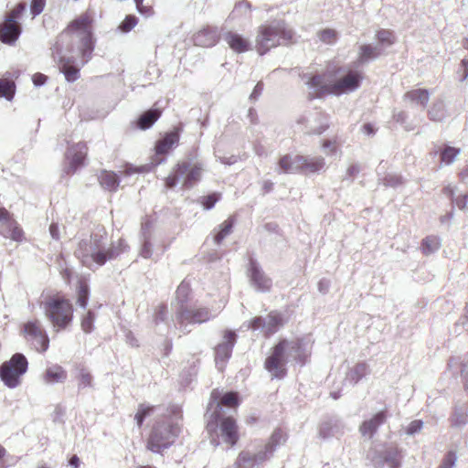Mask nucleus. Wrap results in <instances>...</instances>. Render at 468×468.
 I'll return each instance as SVG.
<instances>
[{
  "label": "nucleus",
  "mask_w": 468,
  "mask_h": 468,
  "mask_svg": "<svg viewBox=\"0 0 468 468\" xmlns=\"http://www.w3.org/2000/svg\"><path fill=\"white\" fill-rule=\"evenodd\" d=\"M393 118L407 131H413L416 128V125L412 122L409 121L407 113L402 111L395 112Z\"/></svg>",
  "instance_id": "09e8293b"
},
{
  "label": "nucleus",
  "mask_w": 468,
  "mask_h": 468,
  "mask_svg": "<svg viewBox=\"0 0 468 468\" xmlns=\"http://www.w3.org/2000/svg\"><path fill=\"white\" fill-rule=\"evenodd\" d=\"M159 110H149L144 112L138 119V127L142 130L150 128L160 117Z\"/></svg>",
  "instance_id": "e433bc0d"
},
{
  "label": "nucleus",
  "mask_w": 468,
  "mask_h": 468,
  "mask_svg": "<svg viewBox=\"0 0 468 468\" xmlns=\"http://www.w3.org/2000/svg\"><path fill=\"white\" fill-rule=\"evenodd\" d=\"M461 377L463 379L465 388L468 389V359L462 362Z\"/></svg>",
  "instance_id": "0e129e2a"
},
{
  "label": "nucleus",
  "mask_w": 468,
  "mask_h": 468,
  "mask_svg": "<svg viewBox=\"0 0 468 468\" xmlns=\"http://www.w3.org/2000/svg\"><path fill=\"white\" fill-rule=\"evenodd\" d=\"M15 83L7 79H0V97L11 101L15 94Z\"/></svg>",
  "instance_id": "79ce46f5"
},
{
  "label": "nucleus",
  "mask_w": 468,
  "mask_h": 468,
  "mask_svg": "<svg viewBox=\"0 0 468 468\" xmlns=\"http://www.w3.org/2000/svg\"><path fill=\"white\" fill-rule=\"evenodd\" d=\"M460 154V148L448 145L441 153V162L446 165H452Z\"/></svg>",
  "instance_id": "a19ab883"
},
{
  "label": "nucleus",
  "mask_w": 468,
  "mask_h": 468,
  "mask_svg": "<svg viewBox=\"0 0 468 468\" xmlns=\"http://www.w3.org/2000/svg\"><path fill=\"white\" fill-rule=\"evenodd\" d=\"M376 38L384 47H389L394 44L395 37L392 31L388 29H379L376 33Z\"/></svg>",
  "instance_id": "a18cd8bd"
},
{
  "label": "nucleus",
  "mask_w": 468,
  "mask_h": 468,
  "mask_svg": "<svg viewBox=\"0 0 468 468\" xmlns=\"http://www.w3.org/2000/svg\"><path fill=\"white\" fill-rule=\"evenodd\" d=\"M98 179L101 186L109 191H115L119 186L118 176L113 172L101 171Z\"/></svg>",
  "instance_id": "f704fd0d"
},
{
  "label": "nucleus",
  "mask_w": 468,
  "mask_h": 468,
  "mask_svg": "<svg viewBox=\"0 0 468 468\" xmlns=\"http://www.w3.org/2000/svg\"><path fill=\"white\" fill-rule=\"evenodd\" d=\"M167 313V308L165 306H159L155 314V321H165Z\"/></svg>",
  "instance_id": "338daca9"
},
{
  "label": "nucleus",
  "mask_w": 468,
  "mask_h": 468,
  "mask_svg": "<svg viewBox=\"0 0 468 468\" xmlns=\"http://www.w3.org/2000/svg\"><path fill=\"white\" fill-rule=\"evenodd\" d=\"M74 378L79 390L93 387V377L89 368L82 363L75 365Z\"/></svg>",
  "instance_id": "393cba45"
},
{
  "label": "nucleus",
  "mask_w": 468,
  "mask_h": 468,
  "mask_svg": "<svg viewBox=\"0 0 468 468\" xmlns=\"http://www.w3.org/2000/svg\"><path fill=\"white\" fill-rule=\"evenodd\" d=\"M179 141V133L177 131L167 133L163 138L157 141L155 152L157 154H165L173 147L176 146Z\"/></svg>",
  "instance_id": "cd10ccee"
},
{
  "label": "nucleus",
  "mask_w": 468,
  "mask_h": 468,
  "mask_svg": "<svg viewBox=\"0 0 468 468\" xmlns=\"http://www.w3.org/2000/svg\"><path fill=\"white\" fill-rule=\"evenodd\" d=\"M459 326L463 327L465 330H468V303L464 307L463 314L460 317V319L455 324V333L460 334L457 330Z\"/></svg>",
  "instance_id": "680f3d73"
},
{
  "label": "nucleus",
  "mask_w": 468,
  "mask_h": 468,
  "mask_svg": "<svg viewBox=\"0 0 468 468\" xmlns=\"http://www.w3.org/2000/svg\"><path fill=\"white\" fill-rule=\"evenodd\" d=\"M310 355V344L303 340H282L276 345L265 360V368L272 378H282L289 357L303 363Z\"/></svg>",
  "instance_id": "20e7f679"
},
{
  "label": "nucleus",
  "mask_w": 468,
  "mask_h": 468,
  "mask_svg": "<svg viewBox=\"0 0 468 468\" xmlns=\"http://www.w3.org/2000/svg\"><path fill=\"white\" fill-rule=\"evenodd\" d=\"M0 234L16 241H21L23 231L17 223L13 220L5 208H0Z\"/></svg>",
  "instance_id": "dca6fc26"
},
{
  "label": "nucleus",
  "mask_w": 468,
  "mask_h": 468,
  "mask_svg": "<svg viewBox=\"0 0 468 468\" xmlns=\"http://www.w3.org/2000/svg\"><path fill=\"white\" fill-rule=\"evenodd\" d=\"M293 33L283 21H274L259 27L256 36V48L260 55L270 49L287 44L292 39Z\"/></svg>",
  "instance_id": "423d86ee"
},
{
  "label": "nucleus",
  "mask_w": 468,
  "mask_h": 468,
  "mask_svg": "<svg viewBox=\"0 0 468 468\" xmlns=\"http://www.w3.org/2000/svg\"><path fill=\"white\" fill-rule=\"evenodd\" d=\"M94 314L89 311L87 315L81 321V328L85 333H90L93 329Z\"/></svg>",
  "instance_id": "4d7b16f0"
},
{
  "label": "nucleus",
  "mask_w": 468,
  "mask_h": 468,
  "mask_svg": "<svg viewBox=\"0 0 468 468\" xmlns=\"http://www.w3.org/2000/svg\"><path fill=\"white\" fill-rule=\"evenodd\" d=\"M457 462V456L455 452H449L442 460V463L439 468H453Z\"/></svg>",
  "instance_id": "5fc2aeb1"
},
{
  "label": "nucleus",
  "mask_w": 468,
  "mask_h": 468,
  "mask_svg": "<svg viewBox=\"0 0 468 468\" xmlns=\"http://www.w3.org/2000/svg\"><path fill=\"white\" fill-rule=\"evenodd\" d=\"M441 247V239L436 236H429L422 241V252L430 255L436 252Z\"/></svg>",
  "instance_id": "58836bf2"
},
{
  "label": "nucleus",
  "mask_w": 468,
  "mask_h": 468,
  "mask_svg": "<svg viewBox=\"0 0 468 468\" xmlns=\"http://www.w3.org/2000/svg\"><path fill=\"white\" fill-rule=\"evenodd\" d=\"M237 335L234 331L226 330L221 341L215 348V361L218 368L222 370L224 363L230 357L232 348L236 343Z\"/></svg>",
  "instance_id": "4468645a"
},
{
  "label": "nucleus",
  "mask_w": 468,
  "mask_h": 468,
  "mask_svg": "<svg viewBox=\"0 0 468 468\" xmlns=\"http://www.w3.org/2000/svg\"><path fill=\"white\" fill-rule=\"evenodd\" d=\"M226 304L224 298L220 299V304L210 312L206 307H181L176 314V321L183 324L184 323H197L201 324L208 321L210 318L215 317L221 308Z\"/></svg>",
  "instance_id": "9b49d317"
},
{
  "label": "nucleus",
  "mask_w": 468,
  "mask_h": 468,
  "mask_svg": "<svg viewBox=\"0 0 468 468\" xmlns=\"http://www.w3.org/2000/svg\"><path fill=\"white\" fill-rule=\"evenodd\" d=\"M468 423V411L465 408L455 409L452 416V425L462 428Z\"/></svg>",
  "instance_id": "ea45409f"
},
{
  "label": "nucleus",
  "mask_w": 468,
  "mask_h": 468,
  "mask_svg": "<svg viewBox=\"0 0 468 468\" xmlns=\"http://www.w3.org/2000/svg\"><path fill=\"white\" fill-rule=\"evenodd\" d=\"M368 373V366L366 363H358L346 373V380L351 384H356Z\"/></svg>",
  "instance_id": "473e14b6"
},
{
  "label": "nucleus",
  "mask_w": 468,
  "mask_h": 468,
  "mask_svg": "<svg viewBox=\"0 0 468 468\" xmlns=\"http://www.w3.org/2000/svg\"><path fill=\"white\" fill-rule=\"evenodd\" d=\"M304 162L302 165V173L311 174L320 172L325 165L324 157L321 156H303Z\"/></svg>",
  "instance_id": "7c9ffc66"
},
{
  "label": "nucleus",
  "mask_w": 468,
  "mask_h": 468,
  "mask_svg": "<svg viewBox=\"0 0 468 468\" xmlns=\"http://www.w3.org/2000/svg\"><path fill=\"white\" fill-rule=\"evenodd\" d=\"M318 37L321 41L332 44L336 40V32L334 29L327 28L320 31Z\"/></svg>",
  "instance_id": "3c124183"
},
{
  "label": "nucleus",
  "mask_w": 468,
  "mask_h": 468,
  "mask_svg": "<svg viewBox=\"0 0 468 468\" xmlns=\"http://www.w3.org/2000/svg\"><path fill=\"white\" fill-rule=\"evenodd\" d=\"M45 316L56 331L66 329L73 319V306L69 300L56 294L49 295L40 302Z\"/></svg>",
  "instance_id": "39448f33"
},
{
  "label": "nucleus",
  "mask_w": 468,
  "mask_h": 468,
  "mask_svg": "<svg viewBox=\"0 0 468 468\" xmlns=\"http://www.w3.org/2000/svg\"><path fill=\"white\" fill-rule=\"evenodd\" d=\"M428 116L433 122H442L447 117V110L444 101L438 100L428 110Z\"/></svg>",
  "instance_id": "72a5a7b5"
},
{
  "label": "nucleus",
  "mask_w": 468,
  "mask_h": 468,
  "mask_svg": "<svg viewBox=\"0 0 468 468\" xmlns=\"http://www.w3.org/2000/svg\"><path fill=\"white\" fill-rule=\"evenodd\" d=\"M248 271L251 284L255 287L257 291H270L272 285V282L271 278L265 275V273L261 271V267L256 261L252 260L250 261V267Z\"/></svg>",
  "instance_id": "a211bd4d"
},
{
  "label": "nucleus",
  "mask_w": 468,
  "mask_h": 468,
  "mask_svg": "<svg viewBox=\"0 0 468 468\" xmlns=\"http://www.w3.org/2000/svg\"><path fill=\"white\" fill-rule=\"evenodd\" d=\"M27 370V360L20 353L15 354L11 359L0 367L1 380L10 388L20 384V377Z\"/></svg>",
  "instance_id": "9d476101"
},
{
  "label": "nucleus",
  "mask_w": 468,
  "mask_h": 468,
  "mask_svg": "<svg viewBox=\"0 0 468 468\" xmlns=\"http://www.w3.org/2000/svg\"><path fill=\"white\" fill-rule=\"evenodd\" d=\"M147 169L145 166L133 167L130 165H127L123 170L120 171V173L123 176H130L135 173H144L146 172Z\"/></svg>",
  "instance_id": "e2e57ef3"
},
{
  "label": "nucleus",
  "mask_w": 468,
  "mask_h": 468,
  "mask_svg": "<svg viewBox=\"0 0 468 468\" xmlns=\"http://www.w3.org/2000/svg\"><path fill=\"white\" fill-rule=\"evenodd\" d=\"M234 225V219L232 218H229L222 224L219 225V229L214 237V242L216 244H220L222 240L229 236Z\"/></svg>",
  "instance_id": "4c0bfd02"
},
{
  "label": "nucleus",
  "mask_w": 468,
  "mask_h": 468,
  "mask_svg": "<svg viewBox=\"0 0 468 468\" xmlns=\"http://www.w3.org/2000/svg\"><path fill=\"white\" fill-rule=\"evenodd\" d=\"M87 155V146L84 143L80 142L70 146L66 153V160L70 171H75L83 165Z\"/></svg>",
  "instance_id": "6ab92c4d"
},
{
  "label": "nucleus",
  "mask_w": 468,
  "mask_h": 468,
  "mask_svg": "<svg viewBox=\"0 0 468 468\" xmlns=\"http://www.w3.org/2000/svg\"><path fill=\"white\" fill-rule=\"evenodd\" d=\"M88 299H89V286L85 282H80L79 287H78V300L77 303L82 307L86 308L88 304Z\"/></svg>",
  "instance_id": "49530a36"
},
{
  "label": "nucleus",
  "mask_w": 468,
  "mask_h": 468,
  "mask_svg": "<svg viewBox=\"0 0 468 468\" xmlns=\"http://www.w3.org/2000/svg\"><path fill=\"white\" fill-rule=\"evenodd\" d=\"M223 39L237 53L246 52L250 47V40L236 32L229 31L225 33Z\"/></svg>",
  "instance_id": "b1692460"
},
{
  "label": "nucleus",
  "mask_w": 468,
  "mask_h": 468,
  "mask_svg": "<svg viewBox=\"0 0 468 468\" xmlns=\"http://www.w3.org/2000/svg\"><path fill=\"white\" fill-rule=\"evenodd\" d=\"M218 33L216 29L205 28L194 36V43L200 47H212L217 43Z\"/></svg>",
  "instance_id": "c756f323"
},
{
  "label": "nucleus",
  "mask_w": 468,
  "mask_h": 468,
  "mask_svg": "<svg viewBox=\"0 0 468 468\" xmlns=\"http://www.w3.org/2000/svg\"><path fill=\"white\" fill-rule=\"evenodd\" d=\"M382 458L384 463H387L389 468H399L400 467V452L396 447H389L382 452Z\"/></svg>",
  "instance_id": "c9c22d12"
},
{
  "label": "nucleus",
  "mask_w": 468,
  "mask_h": 468,
  "mask_svg": "<svg viewBox=\"0 0 468 468\" xmlns=\"http://www.w3.org/2000/svg\"><path fill=\"white\" fill-rule=\"evenodd\" d=\"M303 162H304L303 155L285 154L279 160V170L286 174L302 173Z\"/></svg>",
  "instance_id": "412c9836"
},
{
  "label": "nucleus",
  "mask_w": 468,
  "mask_h": 468,
  "mask_svg": "<svg viewBox=\"0 0 468 468\" xmlns=\"http://www.w3.org/2000/svg\"><path fill=\"white\" fill-rule=\"evenodd\" d=\"M239 405L238 394L235 392H228L220 398V393L217 390L211 393L210 401L208 403L207 414L220 415L222 406L229 408L237 407Z\"/></svg>",
  "instance_id": "2eb2a0df"
},
{
  "label": "nucleus",
  "mask_w": 468,
  "mask_h": 468,
  "mask_svg": "<svg viewBox=\"0 0 468 468\" xmlns=\"http://www.w3.org/2000/svg\"><path fill=\"white\" fill-rule=\"evenodd\" d=\"M384 168V166L379 165L378 168V174L379 176L378 180L383 183L384 186H398L402 183V178L400 176L396 174H388L383 178L380 177L381 170Z\"/></svg>",
  "instance_id": "c03bdc74"
},
{
  "label": "nucleus",
  "mask_w": 468,
  "mask_h": 468,
  "mask_svg": "<svg viewBox=\"0 0 468 468\" xmlns=\"http://www.w3.org/2000/svg\"><path fill=\"white\" fill-rule=\"evenodd\" d=\"M23 333L25 338L31 342V345L37 351L45 352L48 348L49 339L39 321L27 322L24 324Z\"/></svg>",
  "instance_id": "ddd939ff"
},
{
  "label": "nucleus",
  "mask_w": 468,
  "mask_h": 468,
  "mask_svg": "<svg viewBox=\"0 0 468 468\" xmlns=\"http://www.w3.org/2000/svg\"><path fill=\"white\" fill-rule=\"evenodd\" d=\"M422 428H423V421L420 420H415L408 425V427L406 429V433L408 435L412 436V435H415L416 433L420 432Z\"/></svg>",
  "instance_id": "bf43d9fd"
},
{
  "label": "nucleus",
  "mask_w": 468,
  "mask_h": 468,
  "mask_svg": "<svg viewBox=\"0 0 468 468\" xmlns=\"http://www.w3.org/2000/svg\"><path fill=\"white\" fill-rule=\"evenodd\" d=\"M220 415L209 414L207 424V430L209 433L210 442L214 446L226 443L229 447L236 444L239 436L235 420L230 418H225L218 423Z\"/></svg>",
  "instance_id": "0eeeda50"
},
{
  "label": "nucleus",
  "mask_w": 468,
  "mask_h": 468,
  "mask_svg": "<svg viewBox=\"0 0 468 468\" xmlns=\"http://www.w3.org/2000/svg\"><path fill=\"white\" fill-rule=\"evenodd\" d=\"M45 7V0H32L30 12L35 17L36 16L41 14Z\"/></svg>",
  "instance_id": "052dcab7"
},
{
  "label": "nucleus",
  "mask_w": 468,
  "mask_h": 468,
  "mask_svg": "<svg viewBox=\"0 0 468 468\" xmlns=\"http://www.w3.org/2000/svg\"><path fill=\"white\" fill-rule=\"evenodd\" d=\"M282 321L278 314L271 313L266 317H255L250 322L248 327L254 331L260 330L264 335H271L282 324Z\"/></svg>",
  "instance_id": "f3484780"
},
{
  "label": "nucleus",
  "mask_w": 468,
  "mask_h": 468,
  "mask_svg": "<svg viewBox=\"0 0 468 468\" xmlns=\"http://www.w3.org/2000/svg\"><path fill=\"white\" fill-rule=\"evenodd\" d=\"M21 34V27L18 23L5 19L0 25V40L5 44H13Z\"/></svg>",
  "instance_id": "5701e85b"
},
{
  "label": "nucleus",
  "mask_w": 468,
  "mask_h": 468,
  "mask_svg": "<svg viewBox=\"0 0 468 468\" xmlns=\"http://www.w3.org/2000/svg\"><path fill=\"white\" fill-rule=\"evenodd\" d=\"M452 202L461 209V210H463V211H468V207H467V202H468V196L465 195L462 197H458L454 200H452Z\"/></svg>",
  "instance_id": "69168bd1"
},
{
  "label": "nucleus",
  "mask_w": 468,
  "mask_h": 468,
  "mask_svg": "<svg viewBox=\"0 0 468 468\" xmlns=\"http://www.w3.org/2000/svg\"><path fill=\"white\" fill-rule=\"evenodd\" d=\"M127 250L128 245L123 239L112 242L107 247V232L104 228H99L90 239L79 243L75 254L84 266L92 269L94 266H102Z\"/></svg>",
  "instance_id": "7ed1b4c3"
},
{
  "label": "nucleus",
  "mask_w": 468,
  "mask_h": 468,
  "mask_svg": "<svg viewBox=\"0 0 468 468\" xmlns=\"http://www.w3.org/2000/svg\"><path fill=\"white\" fill-rule=\"evenodd\" d=\"M220 195L217 193H213L209 196L204 197L202 198V205L205 209H211L215 204L219 200Z\"/></svg>",
  "instance_id": "6e6d98bb"
},
{
  "label": "nucleus",
  "mask_w": 468,
  "mask_h": 468,
  "mask_svg": "<svg viewBox=\"0 0 468 468\" xmlns=\"http://www.w3.org/2000/svg\"><path fill=\"white\" fill-rule=\"evenodd\" d=\"M343 434V426L340 421L335 420H325L319 427V437L329 439L338 437Z\"/></svg>",
  "instance_id": "bb28decb"
},
{
  "label": "nucleus",
  "mask_w": 468,
  "mask_h": 468,
  "mask_svg": "<svg viewBox=\"0 0 468 468\" xmlns=\"http://www.w3.org/2000/svg\"><path fill=\"white\" fill-rule=\"evenodd\" d=\"M298 123L305 133L321 134L328 128V118L324 112L314 110L302 115Z\"/></svg>",
  "instance_id": "f8f14e48"
},
{
  "label": "nucleus",
  "mask_w": 468,
  "mask_h": 468,
  "mask_svg": "<svg viewBox=\"0 0 468 468\" xmlns=\"http://www.w3.org/2000/svg\"><path fill=\"white\" fill-rule=\"evenodd\" d=\"M154 407H151L148 405H144V404L140 405V407L135 414V417H134V419L137 422V425L139 427L143 424L145 417L150 415V413L154 410Z\"/></svg>",
  "instance_id": "8fccbe9b"
},
{
  "label": "nucleus",
  "mask_w": 468,
  "mask_h": 468,
  "mask_svg": "<svg viewBox=\"0 0 468 468\" xmlns=\"http://www.w3.org/2000/svg\"><path fill=\"white\" fill-rule=\"evenodd\" d=\"M190 292V287L189 284L186 282H182L176 292V300L180 303V306L177 308L176 312L183 306L186 307L185 305V303L186 302L188 295Z\"/></svg>",
  "instance_id": "37998d69"
},
{
  "label": "nucleus",
  "mask_w": 468,
  "mask_h": 468,
  "mask_svg": "<svg viewBox=\"0 0 468 468\" xmlns=\"http://www.w3.org/2000/svg\"><path fill=\"white\" fill-rule=\"evenodd\" d=\"M387 416L384 410L375 414L370 420H365L359 427V431L363 437L371 439L378 427L386 421Z\"/></svg>",
  "instance_id": "4be33fe9"
},
{
  "label": "nucleus",
  "mask_w": 468,
  "mask_h": 468,
  "mask_svg": "<svg viewBox=\"0 0 468 468\" xmlns=\"http://www.w3.org/2000/svg\"><path fill=\"white\" fill-rule=\"evenodd\" d=\"M26 5L24 3H19L5 17L8 21H12L17 23V19L21 16V14L25 11Z\"/></svg>",
  "instance_id": "864d4df0"
},
{
  "label": "nucleus",
  "mask_w": 468,
  "mask_h": 468,
  "mask_svg": "<svg viewBox=\"0 0 468 468\" xmlns=\"http://www.w3.org/2000/svg\"><path fill=\"white\" fill-rule=\"evenodd\" d=\"M41 378L46 385L63 384L68 378V372L58 364H51L46 367Z\"/></svg>",
  "instance_id": "aec40b11"
},
{
  "label": "nucleus",
  "mask_w": 468,
  "mask_h": 468,
  "mask_svg": "<svg viewBox=\"0 0 468 468\" xmlns=\"http://www.w3.org/2000/svg\"><path fill=\"white\" fill-rule=\"evenodd\" d=\"M202 172L203 165L198 161L179 162L165 178V186L173 188L181 182L185 187L190 188L200 180Z\"/></svg>",
  "instance_id": "1a4fd4ad"
},
{
  "label": "nucleus",
  "mask_w": 468,
  "mask_h": 468,
  "mask_svg": "<svg viewBox=\"0 0 468 468\" xmlns=\"http://www.w3.org/2000/svg\"><path fill=\"white\" fill-rule=\"evenodd\" d=\"M404 100L425 108L430 100V93L425 89H416L406 92Z\"/></svg>",
  "instance_id": "2f4dec72"
},
{
  "label": "nucleus",
  "mask_w": 468,
  "mask_h": 468,
  "mask_svg": "<svg viewBox=\"0 0 468 468\" xmlns=\"http://www.w3.org/2000/svg\"><path fill=\"white\" fill-rule=\"evenodd\" d=\"M308 89L317 97L340 96L356 91L361 86L364 73L356 65L336 67L329 65L323 72H305L302 75Z\"/></svg>",
  "instance_id": "f03ea898"
},
{
  "label": "nucleus",
  "mask_w": 468,
  "mask_h": 468,
  "mask_svg": "<svg viewBox=\"0 0 468 468\" xmlns=\"http://www.w3.org/2000/svg\"><path fill=\"white\" fill-rule=\"evenodd\" d=\"M47 80V76L42 73H36L32 77V81L35 86L38 87L43 85Z\"/></svg>",
  "instance_id": "774afa93"
},
{
  "label": "nucleus",
  "mask_w": 468,
  "mask_h": 468,
  "mask_svg": "<svg viewBox=\"0 0 468 468\" xmlns=\"http://www.w3.org/2000/svg\"><path fill=\"white\" fill-rule=\"evenodd\" d=\"M92 21V15L89 11L80 16L60 34L53 48V58L69 82H74L80 77V69L75 65L78 60L84 65L91 58L94 48Z\"/></svg>",
  "instance_id": "f257e3e1"
},
{
  "label": "nucleus",
  "mask_w": 468,
  "mask_h": 468,
  "mask_svg": "<svg viewBox=\"0 0 468 468\" xmlns=\"http://www.w3.org/2000/svg\"><path fill=\"white\" fill-rule=\"evenodd\" d=\"M148 228V223H145L143 225V231H144V243L142 246V249L140 250V255L144 259L151 258L153 251H152V244L150 242V237L146 233V229Z\"/></svg>",
  "instance_id": "de8ad7c7"
},
{
  "label": "nucleus",
  "mask_w": 468,
  "mask_h": 468,
  "mask_svg": "<svg viewBox=\"0 0 468 468\" xmlns=\"http://www.w3.org/2000/svg\"><path fill=\"white\" fill-rule=\"evenodd\" d=\"M136 24H137V18L134 16L129 15L121 23L119 28L122 32H129L136 26Z\"/></svg>",
  "instance_id": "603ef678"
},
{
  "label": "nucleus",
  "mask_w": 468,
  "mask_h": 468,
  "mask_svg": "<svg viewBox=\"0 0 468 468\" xmlns=\"http://www.w3.org/2000/svg\"><path fill=\"white\" fill-rule=\"evenodd\" d=\"M380 54L381 49L377 46L374 47L369 44L361 45L357 52L356 61L354 65L357 67V65L367 64L369 61L378 58Z\"/></svg>",
  "instance_id": "a878e982"
},
{
  "label": "nucleus",
  "mask_w": 468,
  "mask_h": 468,
  "mask_svg": "<svg viewBox=\"0 0 468 468\" xmlns=\"http://www.w3.org/2000/svg\"><path fill=\"white\" fill-rule=\"evenodd\" d=\"M322 147H323L325 154H327V155L336 154L337 149H338L336 141H332V140H324L322 144Z\"/></svg>",
  "instance_id": "13d9d810"
},
{
  "label": "nucleus",
  "mask_w": 468,
  "mask_h": 468,
  "mask_svg": "<svg viewBox=\"0 0 468 468\" xmlns=\"http://www.w3.org/2000/svg\"><path fill=\"white\" fill-rule=\"evenodd\" d=\"M180 432V426L174 418L157 422L150 434L147 449L153 452H160L172 445Z\"/></svg>",
  "instance_id": "6e6552de"
},
{
  "label": "nucleus",
  "mask_w": 468,
  "mask_h": 468,
  "mask_svg": "<svg viewBox=\"0 0 468 468\" xmlns=\"http://www.w3.org/2000/svg\"><path fill=\"white\" fill-rule=\"evenodd\" d=\"M287 440V434L282 431L281 429H276L269 441L260 449L261 452L266 454V458L269 459L275 451V448L282 443H284Z\"/></svg>",
  "instance_id": "c85d7f7f"
}]
</instances>
